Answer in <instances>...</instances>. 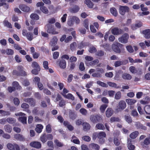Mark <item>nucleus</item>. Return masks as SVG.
<instances>
[{"instance_id": "f257e3e1", "label": "nucleus", "mask_w": 150, "mask_h": 150, "mask_svg": "<svg viewBox=\"0 0 150 150\" xmlns=\"http://www.w3.org/2000/svg\"><path fill=\"white\" fill-rule=\"evenodd\" d=\"M112 49L115 52L119 54L125 52L124 45L118 42L113 44L112 45Z\"/></svg>"}, {"instance_id": "f03ea898", "label": "nucleus", "mask_w": 150, "mask_h": 150, "mask_svg": "<svg viewBox=\"0 0 150 150\" xmlns=\"http://www.w3.org/2000/svg\"><path fill=\"white\" fill-rule=\"evenodd\" d=\"M18 71L16 70H13V74L17 76H25L27 75L26 72L24 71V68L21 65H19L17 67Z\"/></svg>"}, {"instance_id": "7ed1b4c3", "label": "nucleus", "mask_w": 150, "mask_h": 150, "mask_svg": "<svg viewBox=\"0 0 150 150\" xmlns=\"http://www.w3.org/2000/svg\"><path fill=\"white\" fill-rule=\"evenodd\" d=\"M53 136L51 134H46L44 133L42 134L40 137V140L43 143H45L47 140H52Z\"/></svg>"}, {"instance_id": "20e7f679", "label": "nucleus", "mask_w": 150, "mask_h": 150, "mask_svg": "<svg viewBox=\"0 0 150 150\" xmlns=\"http://www.w3.org/2000/svg\"><path fill=\"white\" fill-rule=\"evenodd\" d=\"M75 21L76 23H79L80 22V20L77 17L71 16L68 18L67 23L69 26H71L73 25Z\"/></svg>"}, {"instance_id": "39448f33", "label": "nucleus", "mask_w": 150, "mask_h": 150, "mask_svg": "<svg viewBox=\"0 0 150 150\" xmlns=\"http://www.w3.org/2000/svg\"><path fill=\"white\" fill-rule=\"evenodd\" d=\"M45 27L47 28V32L49 33L55 35L58 33V32L55 31L54 26L50 24H48L45 26Z\"/></svg>"}, {"instance_id": "423d86ee", "label": "nucleus", "mask_w": 150, "mask_h": 150, "mask_svg": "<svg viewBox=\"0 0 150 150\" xmlns=\"http://www.w3.org/2000/svg\"><path fill=\"white\" fill-rule=\"evenodd\" d=\"M111 31L112 34L114 35H118L123 34V30L117 27H114L112 28Z\"/></svg>"}, {"instance_id": "0eeeda50", "label": "nucleus", "mask_w": 150, "mask_h": 150, "mask_svg": "<svg viewBox=\"0 0 150 150\" xmlns=\"http://www.w3.org/2000/svg\"><path fill=\"white\" fill-rule=\"evenodd\" d=\"M129 35L128 33H124L121 36L119 37L118 40L119 41L122 43H126L128 42Z\"/></svg>"}, {"instance_id": "6e6552de", "label": "nucleus", "mask_w": 150, "mask_h": 150, "mask_svg": "<svg viewBox=\"0 0 150 150\" xmlns=\"http://www.w3.org/2000/svg\"><path fill=\"white\" fill-rule=\"evenodd\" d=\"M129 11V8L127 6L121 5H120L119 6V12L122 15H124L126 12H128Z\"/></svg>"}, {"instance_id": "1a4fd4ad", "label": "nucleus", "mask_w": 150, "mask_h": 150, "mask_svg": "<svg viewBox=\"0 0 150 150\" xmlns=\"http://www.w3.org/2000/svg\"><path fill=\"white\" fill-rule=\"evenodd\" d=\"M90 119L93 123L100 122L102 120L101 117L99 115H91L90 117Z\"/></svg>"}, {"instance_id": "9d476101", "label": "nucleus", "mask_w": 150, "mask_h": 150, "mask_svg": "<svg viewBox=\"0 0 150 150\" xmlns=\"http://www.w3.org/2000/svg\"><path fill=\"white\" fill-rule=\"evenodd\" d=\"M22 34L23 36L26 37L29 41H31L33 39V33L31 32H27L26 30L23 29V30Z\"/></svg>"}, {"instance_id": "9b49d317", "label": "nucleus", "mask_w": 150, "mask_h": 150, "mask_svg": "<svg viewBox=\"0 0 150 150\" xmlns=\"http://www.w3.org/2000/svg\"><path fill=\"white\" fill-rule=\"evenodd\" d=\"M141 10L142 12L139 13L140 14V16H143L144 15L146 16L149 14L150 13L149 11H147L148 8L147 7H144V4H141L140 5Z\"/></svg>"}, {"instance_id": "f8f14e48", "label": "nucleus", "mask_w": 150, "mask_h": 150, "mask_svg": "<svg viewBox=\"0 0 150 150\" xmlns=\"http://www.w3.org/2000/svg\"><path fill=\"white\" fill-rule=\"evenodd\" d=\"M8 149L10 150H20V148L19 146L16 144H12L8 143L7 145Z\"/></svg>"}, {"instance_id": "ddd939ff", "label": "nucleus", "mask_w": 150, "mask_h": 150, "mask_svg": "<svg viewBox=\"0 0 150 150\" xmlns=\"http://www.w3.org/2000/svg\"><path fill=\"white\" fill-rule=\"evenodd\" d=\"M24 101L29 103L30 106H34L36 103L35 100L32 98H25L24 99Z\"/></svg>"}, {"instance_id": "4468645a", "label": "nucleus", "mask_w": 150, "mask_h": 150, "mask_svg": "<svg viewBox=\"0 0 150 150\" xmlns=\"http://www.w3.org/2000/svg\"><path fill=\"white\" fill-rule=\"evenodd\" d=\"M30 145L31 146L37 149H40L41 147V143L38 142H32L30 143Z\"/></svg>"}, {"instance_id": "2eb2a0df", "label": "nucleus", "mask_w": 150, "mask_h": 150, "mask_svg": "<svg viewBox=\"0 0 150 150\" xmlns=\"http://www.w3.org/2000/svg\"><path fill=\"white\" fill-rule=\"evenodd\" d=\"M135 126L138 129H142L145 131L147 129V127L142 124L140 122H136L135 124Z\"/></svg>"}, {"instance_id": "dca6fc26", "label": "nucleus", "mask_w": 150, "mask_h": 150, "mask_svg": "<svg viewBox=\"0 0 150 150\" xmlns=\"http://www.w3.org/2000/svg\"><path fill=\"white\" fill-rule=\"evenodd\" d=\"M19 7L21 11L25 12H28L30 9L29 7L23 4L20 5Z\"/></svg>"}, {"instance_id": "f3484780", "label": "nucleus", "mask_w": 150, "mask_h": 150, "mask_svg": "<svg viewBox=\"0 0 150 150\" xmlns=\"http://www.w3.org/2000/svg\"><path fill=\"white\" fill-rule=\"evenodd\" d=\"M114 113V110L111 108H108L105 112L106 115L107 117H111Z\"/></svg>"}, {"instance_id": "a211bd4d", "label": "nucleus", "mask_w": 150, "mask_h": 150, "mask_svg": "<svg viewBox=\"0 0 150 150\" xmlns=\"http://www.w3.org/2000/svg\"><path fill=\"white\" fill-rule=\"evenodd\" d=\"M59 65L61 69H65L66 67V62L65 60L63 59L61 60L59 62Z\"/></svg>"}, {"instance_id": "6ab92c4d", "label": "nucleus", "mask_w": 150, "mask_h": 150, "mask_svg": "<svg viewBox=\"0 0 150 150\" xmlns=\"http://www.w3.org/2000/svg\"><path fill=\"white\" fill-rule=\"evenodd\" d=\"M142 33L144 35V37L146 39L150 38V29H146L142 31Z\"/></svg>"}, {"instance_id": "aec40b11", "label": "nucleus", "mask_w": 150, "mask_h": 150, "mask_svg": "<svg viewBox=\"0 0 150 150\" xmlns=\"http://www.w3.org/2000/svg\"><path fill=\"white\" fill-rule=\"evenodd\" d=\"M14 138L17 140L20 141H23L25 140L24 137L21 134H16L14 135Z\"/></svg>"}, {"instance_id": "412c9836", "label": "nucleus", "mask_w": 150, "mask_h": 150, "mask_svg": "<svg viewBox=\"0 0 150 150\" xmlns=\"http://www.w3.org/2000/svg\"><path fill=\"white\" fill-rule=\"evenodd\" d=\"M131 142V140L130 139H128L127 142V147L129 150H134L135 149V147L134 145L132 144Z\"/></svg>"}, {"instance_id": "4be33fe9", "label": "nucleus", "mask_w": 150, "mask_h": 150, "mask_svg": "<svg viewBox=\"0 0 150 150\" xmlns=\"http://www.w3.org/2000/svg\"><path fill=\"white\" fill-rule=\"evenodd\" d=\"M119 109H124L126 106L125 102L123 100H120L119 103Z\"/></svg>"}, {"instance_id": "5701e85b", "label": "nucleus", "mask_w": 150, "mask_h": 150, "mask_svg": "<svg viewBox=\"0 0 150 150\" xmlns=\"http://www.w3.org/2000/svg\"><path fill=\"white\" fill-rule=\"evenodd\" d=\"M43 126L41 124H38L36 125V127L35 128V130L38 133H40L42 130L43 129Z\"/></svg>"}, {"instance_id": "b1692460", "label": "nucleus", "mask_w": 150, "mask_h": 150, "mask_svg": "<svg viewBox=\"0 0 150 150\" xmlns=\"http://www.w3.org/2000/svg\"><path fill=\"white\" fill-rule=\"evenodd\" d=\"M4 129L6 132L10 133L12 130V127L10 125L8 124L4 126Z\"/></svg>"}, {"instance_id": "393cba45", "label": "nucleus", "mask_w": 150, "mask_h": 150, "mask_svg": "<svg viewBox=\"0 0 150 150\" xmlns=\"http://www.w3.org/2000/svg\"><path fill=\"white\" fill-rule=\"evenodd\" d=\"M83 128L84 131H87L89 130L91 127L89 124L87 122H84L83 124Z\"/></svg>"}, {"instance_id": "a878e982", "label": "nucleus", "mask_w": 150, "mask_h": 150, "mask_svg": "<svg viewBox=\"0 0 150 150\" xmlns=\"http://www.w3.org/2000/svg\"><path fill=\"white\" fill-rule=\"evenodd\" d=\"M62 96L65 98L69 99H71L72 100H74V98L73 96L70 93H69L67 95L62 94Z\"/></svg>"}, {"instance_id": "bb28decb", "label": "nucleus", "mask_w": 150, "mask_h": 150, "mask_svg": "<svg viewBox=\"0 0 150 150\" xmlns=\"http://www.w3.org/2000/svg\"><path fill=\"white\" fill-rule=\"evenodd\" d=\"M90 147L91 148L94 150H99L100 146L98 144L95 143H91L90 144Z\"/></svg>"}, {"instance_id": "cd10ccee", "label": "nucleus", "mask_w": 150, "mask_h": 150, "mask_svg": "<svg viewBox=\"0 0 150 150\" xmlns=\"http://www.w3.org/2000/svg\"><path fill=\"white\" fill-rule=\"evenodd\" d=\"M110 13L114 16L116 17L118 15L117 11L114 7H112L110 9Z\"/></svg>"}, {"instance_id": "c85d7f7f", "label": "nucleus", "mask_w": 150, "mask_h": 150, "mask_svg": "<svg viewBox=\"0 0 150 150\" xmlns=\"http://www.w3.org/2000/svg\"><path fill=\"white\" fill-rule=\"evenodd\" d=\"M122 77L123 79L125 80H129L132 78L131 76L129 74L124 73L122 75Z\"/></svg>"}, {"instance_id": "c756f323", "label": "nucleus", "mask_w": 150, "mask_h": 150, "mask_svg": "<svg viewBox=\"0 0 150 150\" xmlns=\"http://www.w3.org/2000/svg\"><path fill=\"white\" fill-rule=\"evenodd\" d=\"M126 101L128 105H131L135 103L137 101L134 99H127L126 100Z\"/></svg>"}, {"instance_id": "7c9ffc66", "label": "nucleus", "mask_w": 150, "mask_h": 150, "mask_svg": "<svg viewBox=\"0 0 150 150\" xmlns=\"http://www.w3.org/2000/svg\"><path fill=\"white\" fill-rule=\"evenodd\" d=\"M13 87H14L15 88H16L17 89L21 90L22 87L16 81H13L12 83Z\"/></svg>"}, {"instance_id": "2f4dec72", "label": "nucleus", "mask_w": 150, "mask_h": 150, "mask_svg": "<svg viewBox=\"0 0 150 150\" xmlns=\"http://www.w3.org/2000/svg\"><path fill=\"white\" fill-rule=\"evenodd\" d=\"M139 134L138 131H135L132 132L130 135V137L132 139H134L136 138Z\"/></svg>"}, {"instance_id": "473e14b6", "label": "nucleus", "mask_w": 150, "mask_h": 150, "mask_svg": "<svg viewBox=\"0 0 150 150\" xmlns=\"http://www.w3.org/2000/svg\"><path fill=\"white\" fill-rule=\"evenodd\" d=\"M57 38L56 37H54L51 41L50 44L52 46H54L57 44Z\"/></svg>"}, {"instance_id": "72a5a7b5", "label": "nucleus", "mask_w": 150, "mask_h": 150, "mask_svg": "<svg viewBox=\"0 0 150 150\" xmlns=\"http://www.w3.org/2000/svg\"><path fill=\"white\" fill-rule=\"evenodd\" d=\"M69 116L70 119L73 120L76 118L77 116L74 112L71 111L69 112Z\"/></svg>"}, {"instance_id": "f704fd0d", "label": "nucleus", "mask_w": 150, "mask_h": 150, "mask_svg": "<svg viewBox=\"0 0 150 150\" xmlns=\"http://www.w3.org/2000/svg\"><path fill=\"white\" fill-rule=\"evenodd\" d=\"M144 110L146 114L150 115V105H145L144 108Z\"/></svg>"}, {"instance_id": "c9c22d12", "label": "nucleus", "mask_w": 150, "mask_h": 150, "mask_svg": "<svg viewBox=\"0 0 150 150\" xmlns=\"http://www.w3.org/2000/svg\"><path fill=\"white\" fill-rule=\"evenodd\" d=\"M125 118L126 121L128 123H131L132 122L131 117L128 115H125Z\"/></svg>"}, {"instance_id": "e433bc0d", "label": "nucleus", "mask_w": 150, "mask_h": 150, "mask_svg": "<svg viewBox=\"0 0 150 150\" xmlns=\"http://www.w3.org/2000/svg\"><path fill=\"white\" fill-rule=\"evenodd\" d=\"M40 10L44 14H47L49 12L48 10L47 7L43 6L40 7Z\"/></svg>"}, {"instance_id": "4c0bfd02", "label": "nucleus", "mask_w": 150, "mask_h": 150, "mask_svg": "<svg viewBox=\"0 0 150 150\" xmlns=\"http://www.w3.org/2000/svg\"><path fill=\"white\" fill-rule=\"evenodd\" d=\"M80 9L79 7L77 5H75L74 7L71 8V12L72 13H76Z\"/></svg>"}, {"instance_id": "58836bf2", "label": "nucleus", "mask_w": 150, "mask_h": 150, "mask_svg": "<svg viewBox=\"0 0 150 150\" xmlns=\"http://www.w3.org/2000/svg\"><path fill=\"white\" fill-rule=\"evenodd\" d=\"M85 3L90 8H92L94 5L93 3L90 0H85Z\"/></svg>"}, {"instance_id": "ea45409f", "label": "nucleus", "mask_w": 150, "mask_h": 150, "mask_svg": "<svg viewBox=\"0 0 150 150\" xmlns=\"http://www.w3.org/2000/svg\"><path fill=\"white\" fill-rule=\"evenodd\" d=\"M18 120L23 124H25L27 123V117H26L23 116L20 117H19Z\"/></svg>"}, {"instance_id": "a19ab883", "label": "nucleus", "mask_w": 150, "mask_h": 150, "mask_svg": "<svg viewBox=\"0 0 150 150\" xmlns=\"http://www.w3.org/2000/svg\"><path fill=\"white\" fill-rule=\"evenodd\" d=\"M145 99L147 100L146 101L141 100H140V103L142 104H146L149 103L150 100V98L148 96H146L145 98Z\"/></svg>"}, {"instance_id": "79ce46f5", "label": "nucleus", "mask_w": 150, "mask_h": 150, "mask_svg": "<svg viewBox=\"0 0 150 150\" xmlns=\"http://www.w3.org/2000/svg\"><path fill=\"white\" fill-rule=\"evenodd\" d=\"M30 18L33 20H37L39 19V17L36 13H32L30 16Z\"/></svg>"}, {"instance_id": "37998d69", "label": "nucleus", "mask_w": 150, "mask_h": 150, "mask_svg": "<svg viewBox=\"0 0 150 150\" xmlns=\"http://www.w3.org/2000/svg\"><path fill=\"white\" fill-rule=\"evenodd\" d=\"M98 138L99 139H101L103 137H105L106 136L105 133L103 132H101L98 133Z\"/></svg>"}, {"instance_id": "c03bdc74", "label": "nucleus", "mask_w": 150, "mask_h": 150, "mask_svg": "<svg viewBox=\"0 0 150 150\" xmlns=\"http://www.w3.org/2000/svg\"><path fill=\"white\" fill-rule=\"evenodd\" d=\"M4 23L5 26H6V27L10 28H12V25L8 21L4 20Z\"/></svg>"}, {"instance_id": "a18cd8bd", "label": "nucleus", "mask_w": 150, "mask_h": 150, "mask_svg": "<svg viewBox=\"0 0 150 150\" xmlns=\"http://www.w3.org/2000/svg\"><path fill=\"white\" fill-rule=\"evenodd\" d=\"M96 127L99 129L104 130L105 129V127L104 125L101 123H98L96 125Z\"/></svg>"}, {"instance_id": "49530a36", "label": "nucleus", "mask_w": 150, "mask_h": 150, "mask_svg": "<svg viewBox=\"0 0 150 150\" xmlns=\"http://www.w3.org/2000/svg\"><path fill=\"white\" fill-rule=\"evenodd\" d=\"M107 83L110 86L114 87L117 88H120L119 86H117V85L115 83L111 82H107Z\"/></svg>"}, {"instance_id": "de8ad7c7", "label": "nucleus", "mask_w": 150, "mask_h": 150, "mask_svg": "<svg viewBox=\"0 0 150 150\" xmlns=\"http://www.w3.org/2000/svg\"><path fill=\"white\" fill-rule=\"evenodd\" d=\"M105 52L102 50H98L96 53V55L100 57L103 56L104 55Z\"/></svg>"}, {"instance_id": "09e8293b", "label": "nucleus", "mask_w": 150, "mask_h": 150, "mask_svg": "<svg viewBox=\"0 0 150 150\" xmlns=\"http://www.w3.org/2000/svg\"><path fill=\"white\" fill-rule=\"evenodd\" d=\"M107 107L108 105L107 104H103L101 105L100 108V110L101 112L102 113H104L105 109Z\"/></svg>"}, {"instance_id": "8fccbe9b", "label": "nucleus", "mask_w": 150, "mask_h": 150, "mask_svg": "<svg viewBox=\"0 0 150 150\" xmlns=\"http://www.w3.org/2000/svg\"><path fill=\"white\" fill-rule=\"evenodd\" d=\"M32 67L35 68V69H40V67L38 63L36 62H33L32 64Z\"/></svg>"}, {"instance_id": "3c124183", "label": "nucleus", "mask_w": 150, "mask_h": 150, "mask_svg": "<svg viewBox=\"0 0 150 150\" xmlns=\"http://www.w3.org/2000/svg\"><path fill=\"white\" fill-rule=\"evenodd\" d=\"M120 119L118 117H112L110 119V122L111 123L115 122H120Z\"/></svg>"}, {"instance_id": "603ef678", "label": "nucleus", "mask_w": 150, "mask_h": 150, "mask_svg": "<svg viewBox=\"0 0 150 150\" xmlns=\"http://www.w3.org/2000/svg\"><path fill=\"white\" fill-rule=\"evenodd\" d=\"M121 94L120 91L117 92L115 94V98L116 100H119L121 97Z\"/></svg>"}, {"instance_id": "864d4df0", "label": "nucleus", "mask_w": 150, "mask_h": 150, "mask_svg": "<svg viewBox=\"0 0 150 150\" xmlns=\"http://www.w3.org/2000/svg\"><path fill=\"white\" fill-rule=\"evenodd\" d=\"M6 121L10 124L14 123L16 122V120L14 118L12 117H8L6 119Z\"/></svg>"}, {"instance_id": "5fc2aeb1", "label": "nucleus", "mask_w": 150, "mask_h": 150, "mask_svg": "<svg viewBox=\"0 0 150 150\" xmlns=\"http://www.w3.org/2000/svg\"><path fill=\"white\" fill-rule=\"evenodd\" d=\"M76 42H73L71 43L70 45V48L71 50L73 51L75 50L76 49Z\"/></svg>"}, {"instance_id": "6e6d98bb", "label": "nucleus", "mask_w": 150, "mask_h": 150, "mask_svg": "<svg viewBox=\"0 0 150 150\" xmlns=\"http://www.w3.org/2000/svg\"><path fill=\"white\" fill-rule=\"evenodd\" d=\"M54 143L58 147H62L63 146V144L61 142H59V141L57 139H55L54 140Z\"/></svg>"}, {"instance_id": "4d7b16f0", "label": "nucleus", "mask_w": 150, "mask_h": 150, "mask_svg": "<svg viewBox=\"0 0 150 150\" xmlns=\"http://www.w3.org/2000/svg\"><path fill=\"white\" fill-rule=\"evenodd\" d=\"M97 83L103 87L106 88L108 87V85L106 83L101 82L100 81H97Z\"/></svg>"}, {"instance_id": "13d9d810", "label": "nucleus", "mask_w": 150, "mask_h": 150, "mask_svg": "<svg viewBox=\"0 0 150 150\" xmlns=\"http://www.w3.org/2000/svg\"><path fill=\"white\" fill-rule=\"evenodd\" d=\"M114 143L116 146H118L120 144V142L118 137H114Z\"/></svg>"}, {"instance_id": "bf43d9fd", "label": "nucleus", "mask_w": 150, "mask_h": 150, "mask_svg": "<svg viewBox=\"0 0 150 150\" xmlns=\"http://www.w3.org/2000/svg\"><path fill=\"white\" fill-rule=\"evenodd\" d=\"M88 51L90 53H93L96 52L97 50L95 47L92 46L89 48Z\"/></svg>"}, {"instance_id": "052dcab7", "label": "nucleus", "mask_w": 150, "mask_h": 150, "mask_svg": "<svg viewBox=\"0 0 150 150\" xmlns=\"http://www.w3.org/2000/svg\"><path fill=\"white\" fill-rule=\"evenodd\" d=\"M126 48L127 51L129 53H132L134 51L132 47L130 45L126 46Z\"/></svg>"}, {"instance_id": "680f3d73", "label": "nucleus", "mask_w": 150, "mask_h": 150, "mask_svg": "<svg viewBox=\"0 0 150 150\" xmlns=\"http://www.w3.org/2000/svg\"><path fill=\"white\" fill-rule=\"evenodd\" d=\"M143 144L144 145H147L150 144V138L147 137L144 140Z\"/></svg>"}, {"instance_id": "e2e57ef3", "label": "nucleus", "mask_w": 150, "mask_h": 150, "mask_svg": "<svg viewBox=\"0 0 150 150\" xmlns=\"http://www.w3.org/2000/svg\"><path fill=\"white\" fill-rule=\"evenodd\" d=\"M79 68L81 71H83L85 70V69L83 62H81L80 63Z\"/></svg>"}, {"instance_id": "0e129e2a", "label": "nucleus", "mask_w": 150, "mask_h": 150, "mask_svg": "<svg viewBox=\"0 0 150 150\" xmlns=\"http://www.w3.org/2000/svg\"><path fill=\"white\" fill-rule=\"evenodd\" d=\"M86 46L85 43L83 42H81L78 44V47L79 49H81L84 47Z\"/></svg>"}, {"instance_id": "69168bd1", "label": "nucleus", "mask_w": 150, "mask_h": 150, "mask_svg": "<svg viewBox=\"0 0 150 150\" xmlns=\"http://www.w3.org/2000/svg\"><path fill=\"white\" fill-rule=\"evenodd\" d=\"M82 139L85 141L88 142L91 141V138L88 136H84L82 137Z\"/></svg>"}, {"instance_id": "338daca9", "label": "nucleus", "mask_w": 150, "mask_h": 150, "mask_svg": "<svg viewBox=\"0 0 150 150\" xmlns=\"http://www.w3.org/2000/svg\"><path fill=\"white\" fill-rule=\"evenodd\" d=\"M79 112L82 115H86L87 113V110L84 108H81L79 110Z\"/></svg>"}, {"instance_id": "774afa93", "label": "nucleus", "mask_w": 150, "mask_h": 150, "mask_svg": "<svg viewBox=\"0 0 150 150\" xmlns=\"http://www.w3.org/2000/svg\"><path fill=\"white\" fill-rule=\"evenodd\" d=\"M130 71L133 74H135L137 72V70L134 67L132 66L130 67L129 68Z\"/></svg>"}]
</instances>
